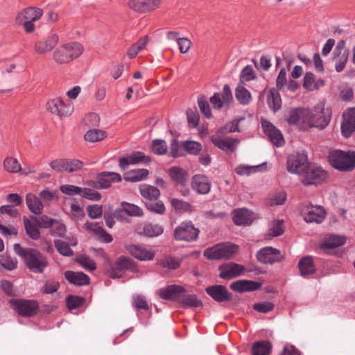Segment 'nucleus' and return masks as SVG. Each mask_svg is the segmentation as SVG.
Here are the masks:
<instances>
[{
  "label": "nucleus",
  "instance_id": "nucleus-48",
  "mask_svg": "<svg viewBox=\"0 0 355 355\" xmlns=\"http://www.w3.org/2000/svg\"><path fill=\"white\" fill-rule=\"evenodd\" d=\"M121 206V209L129 216L140 217L144 215L143 210L134 204L122 202Z\"/></svg>",
  "mask_w": 355,
  "mask_h": 355
},
{
  "label": "nucleus",
  "instance_id": "nucleus-8",
  "mask_svg": "<svg viewBox=\"0 0 355 355\" xmlns=\"http://www.w3.org/2000/svg\"><path fill=\"white\" fill-rule=\"evenodd\" d=\"M349 51L346 47V41H338L333 51L332 61L334 63L335 70L340 73L344 70L349 59Z\"/></svg>",
  "mask_w": 355,
  "mask_h": 355
},
{
  "label": "nucleus",
  "instance_id": "nucleus-45",
  "mask_svg": "<svg viewBox=\"0 0 355 355\" xmlns=\"http://www.w3.org/2000/svg\"><path fill=\"white\" fill-rule=\"evenodd\" d=\"M271 344L266 340H261L256 342L252 345L253 355H269L271 350Z\"/></svg>",
  "mask_w": 355,
  "mask_h": 355
},
{
  "label": "nucleus",
  "instance_id": "nucleus-9",
  "mask_svg": "<svg viewBox=\"0 0 355 355\" xmlns=\"http://www.w3.org/2000/svg\"><path fill=\"white\" fill-rule=\"evenodd\" d=\"M301 181L305 185L317 184L324 181L327 173L320 166H309L300 175Z\"/></svg>",
  "mask_w": 355,
  "mask_h": 355
},
{
  "label": "nucleus",
  "instance_id": "nucleus-58",
  "mask_svg": "<svg viewBox=\"0 0 355 355\" xmlns=\"http://www.w3.org/2000/svg\"><path fill=\"white\" fill-rule=\"evenodd\" d=\"M50 232L53 236L62 237L66 232V227L64 224L55 220L50 228Z\"/></svg>",
  "mask_w": 355,
  "mask_h": 355
},
{
  "label": "nucleus",
  "instance_id": "nucleus-30",
  "mask_svg": "<svg viewBox=\"0 0 355 355\" xmlns=\"http://www.w3.org/2000/svg\"><path fill=\"white\" fill-rule=\"evenodd\" d=\"M252 219V213L247 209L241 208L234 211L233 220L237 225H250Z\"/></svg>",
  "mask_w": 355,
  "mask_h": 355
},
{
  "label": "nucleus",
  "instance_id": "nucleus-3",
  "mask_svg": "<svg viewBox=\"0 0 355 355\" xmlns=\"http://www.w3.org/2000/svg\"><path fill=\"white\" fill-rule=\"evenodd\" d=\"M83 51V44L78 42H70L57 47L52 54V58L55 63L66 64L80 57Z\"/></svg>",
  "mask_w": 355,
  "mask_h": 355
},
{
  "label": "nucleus",
  "instance_id": "nucleus-41",
  "mask_svg": "<svg viewBox=\"0 0 355 355\" xmlns=\"http://www.w3.org/2000/svg\"><path fill=\"white\" fill-rule=\"evenodd\" d=\"M107 137V132L105 130L91 128L88 130L85 135V140L90 143L99 142L103 140Z\"/></svg>",
  "mask_w": 355,
  "mask_h": 355
},
{
  "label": "nucleus",
  "instance_id": "nucleus-47",
  "mask_svg": "<svg viewBox=\"0 0 355 355\" xmlns=\"http://www.w3.org/2000/svg\"><path fill=\"white\" fill-rule=\"evenodd\" d=\"M24 227L26 234L34 240H37L40 237V232L39 230L38 224H35L30 221L28 219L24 220Z\"/></svg>",
  "mask_w": 355,
  "mask_h": 355
},
{
  "label": "nucleus",
  "instance_id": "nucleus-20",
  "mask_svg": "<svg viewBox=\"0 0 355 355\" xmlns=\"http://www.w3.org/2000/svg\"><path fill=\"white\" fill-rule=\"evenodd\" d=\"M219 270L220 278L232 279L240 276L245 271V267L238 263H230L220 266Z\"/></svg>",
  "mask_w": 355,
  "mask_h": 355
},
{
  "label": "nucleus",
  "instance_id": "nucleus-63",
  "mask_svg": "<svg viewBox=\"0 0 355 355\" xmlns=\"http://www.w3.org/2000/svg\"><path fill=\"white\" fill-rule=\"evenodd\" d=\"M286 71L284 68L280 69L276 79V86L279 90H283L287 83Z\"/></svg>",
  "mask_w": 355,
  "mask_h": 355
},
{
  "label": "nucleus",
  "instance_id": "nucleus-55",
  "mask_svg": "<svg viewBox=\"0 0 355 355\" xmlns=\"http://www.w3.org/2000/svg\"><path fill=\"white\" fill-rule=\"evenodd\" d=\"M167 144L164 140L155 139L152 144V150L157 155H164L167 152Z\"/></svg>",
  "mask_w": 355,
  "mask_h": 355
},
{
  "label": "nucleus",
  "instance_id": "nucleus-25",
  "mask_svg": "<svg viewBox=\"0 0 355 355\" xmlns=\"http://www.w3.org/2000/svg\"><path fill=\"white\" fill-rule=\"evenodd\" d=\"M206 293L218 302L228 301L231 295L223 285H214L205 288Z\"/></svg>",
  "mask_w": 355,
  "mask_h": 355
},
{
  "label": "nucleus",
  "instance_id": "nucleus-54",
  "mask_svg": "<svg viewBox=\"0 0 355 355\" xmlns=\"http://www.w3.org/2000/svg\"><path fill=\"white\" fill-rule=\"evenodd\" d=\"M163 232V228L158 225L147 224L144 227V233L148 236H157Z\"/></svg>",
  "mask_w": 355,
  "mask_h": 355
},
{
  "label": "nucleus",
  "instance_id": "nucleus-5",
  "mask_svg": "<svg viewBox=\"0 0 355 355\" xmlns=\"http://www.w3.org/2000/svg\"><path fill=\"white\" fill-rule=\"evenodd\" d=\"M237 246L230 243L218 244L212 248H207L204 255L209 259H229L237 252Z\"/></svg>",
  "mask_w": 355,
  "mask_h": 355
},
{
  "label": "nucleus",
  "instance_id": "nucleus-39",
  "mask_svg": "<svg viewBox=\"0 0 355 355\" xmlns=\"http://www.w3.org/2000/svg\"><path fill=\"white\" fill-rule=\"evenodd\" d=\"M235 97L242 105H248L252 101V96L249 90L242 85H238L235 89Z\"/></svg>",
  "mask_w": 355,
  "mask_h": 355
},
{
  "label": "nucleus",
  "instance_id": "nucleus-11",
  "mask_svg": "<svg viewBox=\"0 0 355 355\" xmlns=\"http://www.w3.org/2000/svg\"><path fill=\"white\" fill-rule=\"evenodd\" d=\"M309 165L307 156L304 153H297L288 156L287 170L291 173L302 175Z\"/></svg>",
  "mask_w": 355,
  "mask_h": 355
},
{
  "label": "nucleus",
  "instance_id": "nucleus-36",
  "mask_svg": "<svg viewBox=\"0 0 355 355\" xmlns=\"http://www.w3.org/2000/svg\"><path fill=\"white\" fill-rule=\"evenodd\" d=\"M324 81L322 79H315L314 75L307 72L304 76L303 87L309 91H314L322 87Z\"/></svg>",
  "mask_w": 355,
  "mask_h": 355
},
{
  "label": "nucleus",
  "instance_id": "nucleus-51",
  "mask_svg": "<svg viewBox=\"0 0 355 355\" xmlns=\"http://www.w3.org/2000/svg\"><path fill=\"white\" fill-rule=\"evenodd\" d=\"M0 266L8 270H12L17 267V261L6 254L0 256Z\"/></svg>",
  "mask_w": 355,
  "mask_h": 355
},
{
  "label": "nucleus",
  "instance_id": "nucleus-23",
  "mask_svg": "<svg viewBox=\"0 0 355 355\" xmlns=\"http://www.w3.org/2000/svg\"><path fill=\"white\" fill-rule=\"evenodd\" d=\"M42 15V9L37 7H29L19 12L16 16L15 20L18 24H21L24 20L35 21L40 19Z\"/></svg>",
  "mask_w": 355,
  "mask_h": 355
},
{
  "label": "nucleus",
  "instance_id": "nucleus-42",
  "mask_svg": "<svg viewBox=\"0 0 355 355\" xmlns=\"http://www.w3.org/2000/svg\"><path fill=\"white\" fill-rule=\"evenodd\" d=\"M139 192L144 198L150 200H157L160 196V191L157 187L148 184L140 185Z\"/></svg>",
  "mask_w": 355,
  "mask_h": 355
},
{
  "label": "nucleus",
  "instance_id": "nucleus-26",
  "mask_svg": "<svg viewBox=\"0 0 355 355\" xmlns=\"http://www.w3.org/2000/svg\"><path fill=\"white\" fill-rule=\"evenodd\" d=\"M185 293L183 287L176 285H171L166 288L159 289L157 294L164 300H177L179 302L182 293Z\"/></svg>",
  "mask_w": 355,
  "mask_h": 355
},
{
  "label": "nucleus",
  "instance_id": "nucleus-52",
  "mask_svg": "<svg viewBox=\"0 0 355 355\" xmlns=\"http://www.w3.org/2000/svg\"><path fill=\"white\" fill-rule=\"evenodd\" d=\"M283 220H273L268 230V235L272 236H278L283 234L284 231Z\"/></svg>",
  "mask_w": 355,
  "mask_h": 355
},
{
  "label": "nucleus",
  "instance_id": "nucleus-19",
  "mask_svg": "<svg viewBox=\"0 0 355 355\" xmlns=\"http://www.w3.org/2000/svg\"><path fill=\"white\" fill-rule=\"evenodd\" d=\"M343 118L342 134L344 137H349L355 130V107L347 109L343 113Z\"/></svg>",
  "mask_w": 355,
  "mask_h": 355
},
{
  "label": "nucleus",
  "instance_id": "nucleus-2",
  "mask_svg": "<svg viewBox=\"0 0 355 355\" xmlns=\"http://www.w3.org/2000/svg\"><path fill=\"white\" fill-rule=\"evenodd\" d=\"M15 253L21 257L32 272L42 273L48 266L46 258L38 250L31 248H24L20 244L14 245Z\"/></svg>",
  "mask_w": 355,
  "mask_h": 355
},
{
  "label": "nucleus",
  "instance_id": "nucleus-17",
  "mask_svg": "<svg viewBox=\"0 0 355 355\" xmlns=\"http://www.w3.org/2000/svg\"><path fill=\"white\" fill-rule=\"evenodd\" d=\"M262 128L270 141L276 146H282L284 144V139L281 132L267 120H262Z\"/></svg>",
  "mask_w": 355,
  "mask_h": 355
},
{
  "label": "nucleus",
  "instance_id": "nucleus-22",
  "mask_svg": "<svg viewBox=\"0 0 355 355\" xmlns=\"http://www.w3.org/2000/svg\"><path fill=\"white\" fill-rule=\"evenodd\" d=\"M134 268L133 263L130 259L121 257L116 261L114 267L110 272V277L112 279H119L121 277V272L125 270H133Z\"/></svg>",
  "mask_w": 355,
  "mask_h": 355
},
{
  "label": "nucleus",
  "instance_id": "nucleus-16",
  "mask_svg": "<svg viewBox=\"0 0 355 355\" xmlns=\"http://www.w3.org/2000/svg\"><path fill=\"white\" fill-rule=\"evenodd\" d=\"M161 0H128V6L133 11L139 13L151 12L157 8Z\"/></svg>",
  "mask_w": 355,
  "mask_h": 355
},
{
  "label": "nucleus",
  "instance_id": "nucleus-49",
  "mask_svg": "<svg viewBox=\"0 0 355 355\" xmlns=\"http://www.w3.org/2000/svg\"><path fill=\"white\" fill-rule=\"evenodd\" d=\"M4 169L10 173H16L21 170V166L18 160L13 157H6L3 161Z\"/></svg>",
  "mask_w": 355,
  "mask_h": 355
},
{
  "label": "nucleus",
  "instance_id": "nucleus-40",
  "mask_svg": "<svg viewBox=\"0 0 355 355\" xmlns=\"http://www.w3.org/2000/svg\"><path fill=\"white\" fill-rule=\"evenodd\" d=\"M268 105L273 112H277L282 106V99L278 91L275 89H271L267 98Z\"/></svg>",
  "mask_w": 355,
  "mask_h": 355
},
{
  "label": "nucleus",
  "instance_id": "nucleus-43",
  "mask_svg": "<svg viewBox=\"0 0 355 355\" xmlns=\"http://www.w3.org/2000/svg\"><path fill=\"white\" fill-rule=\"evenodd\" d=\"M182 306L196 308L202 306V302L196 295L182 293L178 302Z\"/></svg>",
  "mask_w": 355,
  "mask_h": 355
},
{
  "label": "nucleus",
  "instance_id": "nucleus-28",
  "mask_svg": "<svg viewBox=\"0 0 355 355\" xmlns=\"http://www.w3.org/2000/svg\"><path fill=\"white\" fill-rule=\"evenodd\" d=\"M127 250L130 254L140 261H150L153 260L155 257V252L153 251L142 246L129 245L127 247Z\"/></svg>",
  "mask_w": 355,
  "mask_h": 355
},
{
  "label": "nucleus",
  "instance_id": "nucleus-60",
  "mask_svg": "<svg viewBox=\"0 0 355 355\" xmlns=\"http://www.w3.org/2000/svg\"><path fill=\"white\" fill-rule=\"evenodd\" d=\"M240 119H234L226 123L223 128L218 131H222V133L225 134L230 132H239V123Z\"/></svg>",
  "mask_w": 355,
  "mask_h": 355
},
{
  "label": "nucleus",
  "instance_id": "nucleus-46",
  "mask_svg": "<svg viewBox=\"0 0 355 355\" xmlns=\"http://www.w3.org/2000/svg\"><path fill=\"white\" fill-rule=\"evenodd\" d=\"M148 175V171L147 169H137L128 172L124 179L125 181L136 182L146 179Z\"/></svg>",
  "mask_w": 355,
  "mask_h": 355
},
{
  "label": "nucleus",
  "instance_id": "nucleus-12",
  "mask_svg": "<svg viewBox=\"0 0 355 355\" xmlns=\"http://www.w3.org/2000/svg\"><path fill=\"white\" fill-rule=\"evenodd\" d=\"M199 234V230L196 228L191 222H183L174 230L176 240L192 241L196 240Z\"/></svg>",
  "mask_w": 355,
  "mask_h": 355
},
{
  "label": "nucleus",
  "instance_id": "nucleus-27",
  "mask_svg": "<svg viewBox=\"0 0 355 355\" xmlns=\"http://www.w3.org/2000/svg\"><path fill=\"white\" fill-rule=\"evenodd\" d=\"M121 180V177L119 173L105 172L97 176V180L94 183V187L98 189H106L110 187L112 182H118Z\"/></svg>",
  "mask_w": 355,
  "mask_h": 355
},
{
  "label": "nucleus",
  "instance_id": "nucleus-33",
  "mask_svg": "<svg viewBox=\"0 0 355 355\" xmlns=\"http://www.w3.org/2000/svg\"><path fill=\"white\" fill-rule=\"evenodd\" d=\"M260 286L259 283L248 280H238L230 284V288L236 292L256 291Z\"/></svg>",
  "mask_w": 355,
  "mask_h": 355
},
{
  "label": "nucleus",
  "instance_id": "nucleus-57",
  "mask_svg": "<svg viewBox=\"0 0 355 355\" xmlns=\"http://www.w3.org/2000/svg\"><path fill=\"white\" fill-rule=\"evenodd\" d=\"M198 104L200 112L205 115V116L208 119L211 118V112L210 107L205 96H200L198 97Z\"/></svg>",
  "mask_w": 355,
  "mask_h": 355
},
{
  "label": "nucleus",
  "instance_id": "nucleus-64",
  "mask_svg": "<svg viewBox=\"0 0 355 355\" xmlns=\"http://www.w3.org/2000/svg\"><path fill=\"white\" fill-rule=\"evenodd\" d=\"M177 44L180 52L182 54L187 53L192 46V42L188 37H180Z\"/></svg>",
  "mask_w": 355,
  "mask_h": 355
},
{
  "label": "nucleus",
  "instance_id": "nucleus-37",
  "mask_svg": "<svg viewBox=\"0 0 355 355\" xmlns=\"http://www.w3.org/2000/svg\"><path fill=\"white\" fill-rule=\"evenodd\" d=\"M149 42V37L146 35L139 38L137 42L132 44L127 51V55L130 59L135 58L137 54L145 49Z\"/></svg>",
  "mask_w": 355,
  "mask_h": 355
},
{
  "label": "nucleus",
  "instance_id": "nucleus-21",
  "mask_svg": "<svg viewBox=\"0 0 355 355\" xmlns=\"http://www.w3.org/2000/svg\"><path fill=\"white\" fill-rule=\"evenodd\" d=\"M259 261L263 263H273L281 260V254L279 250L271 248H263L257 254Z\"/></svg>",
  "mask_w": 355,
  "mask_h": 355
},
{
  "label": "nucleus",
  "instance_id": "nucleus-31",
  "mask_svg": "<svg viewBox=\"0 0 355 355\" xmlns=\"http://www.w3.org/2000/svg\"><path fill=\"white\" fill-rule=\"evenodd\" d=\"M345 243V237L338 235H330L325 238L320 248L326 252H329L331 250L340 247Z\"/></svg>",
  "mask_w": 355,
  "mask_h": 355
},
{
  "label": "nucleus",
  "instance_id": "nucleus-62",
  "mask_svg": "<svg viewBox=\"0 0 355 355\" xmlns=\"http://www.w3.org/2000/svg\"><path fill=\"white\" fill-rule=\"evenodd\" d=\"M77 261L85 269L93 271L96 269V264L93 260L87 256H81L77 259Z\"/></svg>",
  "mask_w": 355,
  "mask_h": 355
},
{
  "label": "nucleus",
  "instance_id": "nucleus-38",
  "mask_svg": "<svg viewBox=\"0 0 355 355\" xmlns=\"http://www.w3.org/2000/svg\"><path fill=\"white\" fill-rule=\"evenodd\" d=\"M168 173L177 184L184 185L187 183L188 174L184 169L180 167H172L168 169Z\"/></svg>",
  "mask_w": 355,
  "mask_h": 355
},
{
  "label": "nucleus",
  "instance_id": "nucleus-53",
  "mask_svg": "<svg viewBox=\"0 0 355 355\" xmlns=\"http://www.w3.org/2000/svg\"><path fill=\"white\" fill-rule=\"evenodd\" d=\"M171 202L176 211L187 212L192 211L190 204L183 200L177 198H171Z\"/></svg>",
  "mask_w": 355,
  "mask_h": 355
},
{
  "label": "nucleus",
  "instance_id": "nucleus-6",
  "mask_svg": "<svg viewBox=\"0 0 355 355\" xmlns=\"http://www.w3.org/2000/svg\"><path fill=\"white\" fill-rule=\"evenodd\" d=\"M210 139L216 147L227 153L234 152L240 143L239 139L228 137L222 131H217L210 137Z\"/></svg>",
  "mask_w": 355,
  "mask_h": 355
},
{
  "label": "nucleus",
  "instance_id": "nucleus-56",
  "mask_svg": "<svg viewBox=\"0 0 355 355\" xmlns=\"http://www.w3.org/2000/svg\"><path fill=\"white\" fill-rule=\"evenodd\" d=\"M182 146L187 153L192 155H197L202 148L201 144L194 141H186Z\"/></svg>",
  "mask_w": 355,
  "mask_h": 355
},
{
  "label": "nucleus",
  "instance_id": "nucleus-4",
  "mask_svg": "<svg viewBox=\"0 0 355 355\" xmlns=\"http://www.w3.org/2000/svg\"><path fill=\"white\" fill-rule=\"evenodd\" d=\"M329 159L331 165L341 171H349L355 168V152L334 150L330 152Z\"/></svg>",
  "mask_w": 355,
  "mask_h": 355
},
{
  "label": "nucleus",
  "instance_id": "nucleus-13",
  "mask_svg": "<svg viewBox=\"0 0 355 355\" xmlns=\"http://www.w3.org/2000/svg\"><path fill=\"white\" fill-rule=\"evenodd\" d=\"M10 303L14 310L22 316L30 317L34 315L38 308L37 302L32 300H10Z\"/></svg>",
  "mask_w": 355,
  "mask_h": 355
},
{
  "label": "nucleus",
  "instance_id": "nucleus-10",
  "mask_svg": "<svg viewBox=\"0 0 355 355\" xmlns=\"http://www.w3.org/2000/svg\"><path fill=\"white\" fill-rule=\"evenodd\" d=\"M60 41L59 35L55 33H50L35 42L34 51L37 54L44 55L51 52Z\"/></svg>",
  "mask_w": 355,
  "mask_h": 355
},
{
  "label": "nucleus",
  "instance_id": "nucleus-32",
  "mask_svg": "<svg viewBox=\"0 0 355 355\" xmlns=\"http://www.w3.org/2000/svg\"><path fill=\"white\" fill-rule=\"evenodd\" d=\"M85 227L103 242L110 243L112 241V236L96 223L86 222Z\"/></svg>",
  "mask_w": 355,
  "mask_h": 355
},
{
  "label": "nucleus",
  "instance_id": "nucleus-35",
  "mask_svg": "<svg viewBox=\"0 0 355 355\" xmlns=\"http://www.w3.org/2000/svg\"><path fill=\"white\" fill-rule=\"evenodd\" d=\"M64 276L71 284L76 286L87 285L89 283V277L82 272L66 271Z\"/></svg>",
  "mask_w": 355,
  "mask_h": 355
},
{
  "label": "nucleus",
  "instance_id": "nucleus-7",
  "mask_svg": "<svg viewBox=\"0 0 355 355\" xmlns=\"http://www.w3.org/2000/svg\"><path fill=\"white\" fill-rule=\"evenodd\" d=\"M209 101L214 109L221 110L223 108L230 107L234 102V97L232 90L228 85H225L221 93H214L210 97Z\"/></svg>",
  "mask_w": 355,
  "mask_h": 355
},
{
  "label": "nucleus",
  "instance_id": "nucleus-44",
  "mask_svg": "<svg viewBox=\"0 0 355 355\" xmlns=\"http://www.w3.org/2000/svg\"><path fill=\"white\" fill-rule=\"evenodd\" d=\"M300 274L302 276H307L314 273L315 268L311 257H306L299 262Z\"/></svg>",
  "mask_w": 355,
  "mask_h": 355
},
{
  "label": "nucleus",
  "instance_id": "nucleus-14",
  "mask_svg": "<svg viewBox=\"0 0 355 355\" xmlns=\"http://www.w3.org/2000/svg\"><path fill=\"white\" fill-rule=\"evenodd\" d=\"M46 109L52 114L62 117L71 115L73 112V107L69 103H64L60 98H55L47 102Z\"/></svg>",
  "mask_w": 355,
  "mask_h": 355
},
{
  "label": "nucleus",
  "instance_id": "nucleus-34",
  "mask_svg": "<svg viewBox=\"0 0 355 355\" xmlns=\"http://www.w3.org/2000/svg\"><path fill=\"white\" fill-rule=\"evenodd\" d=\"M26 203L31 212L36 215L42 214L44 208V205L35 194L28 193L26 196Z\"/></svg>",
  "mask_w": 355,
  "mask_h": 355
},
{
  "label": "nucleus",
  "instance_id": "nucleus-1",
  "mask_svg": "<svg viewBox=\"0 0 355 355\" xmlns=\"http://www.w3.org/2000/svg\"><path fill=\"white\" fill-rule=\"evenodd\" d=\"M330 119V110L324 109V104L320 103L313 110L298 108L293 110L288 121L301 130H307L313 127L324 128L328 125Z\"/></svg>",
  "mask_w": 355,
  "mask_h": 355
},
{
  "label": "nucleus",
  "instance_id": "nucleus-18",
  "mask_svg": "<svg viewBox=\"0 0 355 355\" xmlns=\"http://www.w3.org/2000/svg\"><path fill=\"white\" fill-rule=\"evenodd\" d=\"M262 128L270 141L276 146H282L284 144V139L281 132L267 120H262Z\"/></svg>",
  "mask_w": 355,
  "mask_h": 355
},
{
  "label": "nucleus",
  "instance_id": "nucleus-59",
  "mask_svg": "<svg viewBox=\"0 0 355 355\" xmlns=\"http://www.w3.org/2000/svg\"><path fill=\"white\" fill-rule=\"evenodd\" d=\"M55 246L57 250L63 256H71L73 254L72 250L69 248V245L60 240H55L54 241Z\"/></svg>",
  "mask_w": 355,
  "mask_h": 355
},
{
  "label": "nucleus",
  "instance_id": "nucleus-29",
  "mask_svg": "<svg viewBox=\"0 0 355 355\" xmlns=\"http://www.w3.org/2000/svg\"><path fill=\"white\" fill-rule=\"evenodd\" d=\"M150 159L141 152H135L127 157H121L119 159V166L122 170H125L129 164H135L139 162L148 163Z\"/></svg>",
  "mask_w": 355,
  "mask_h": 355
},
{
  "label": "nucleus",
  "instance_id": "nucleus-15",
  "mask_svg": "<svg viewBox=\"0 0 355 355\" xmlns=\"http://www.w3.org/2000/svg\"><path fill=\"white\" fill-rule=\"evenodd\" d=\"M302 214L306 223H320L325 218L326 212L321 206L306 205Z\"/></svg>",
  "mask_w": 355,
  "mask_h": 355
},
{
  "label": "nucleus",
  "instance_id": "nucleus-24",
  "mask_svg": "<svg viewBox=\"0 0 355 355\" xmlns=\"http://www.w3.org/2000/svg\"><path fill=\"white\" fill-rule=\"evenodd\" d=\"M191 188L198 193L205 195L210 191L211 182L207 177L202 175H196L191 180Z\"/></svg>",
  "mask_w": 355,
  "mask_h": 355
},
{
  "label": "nucleus",
  "instance_id": "nucleus-50",
  "mask_svg": "<svg viewBox=\"0 0 355 355\" xmlns=\"http://www.w3.org/2000/svg\"><path fill=\"white\" fill-rule=\"evenodd\" d=\"M263 167L262 164L257 166L239 165L235 168V171L240 175H249L259 171Z\"/></svg>",
  "mask_w": 355,
  "mask_h": 355
},
{
  "label": "nucleus",
  "instance_id": "nucleus-61",
  "mask_svg": "<svg viewBox=\"0 0 355 355\" xmlns=\"http://www.w3.org/2000/svg\"><path fill=\"white\" fill-rule=\"evenodd\" d=\"M80 196L90 200H99L101 198L98 191L89 188L82 189Z\"/></svg>",
  "mask_w": 355,
  "mask_h": 355
}]
</instances>
